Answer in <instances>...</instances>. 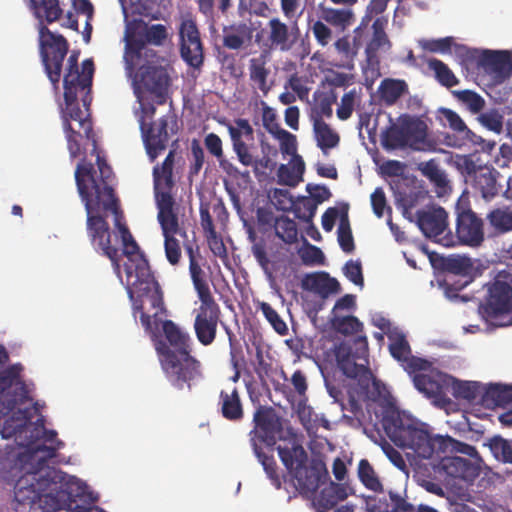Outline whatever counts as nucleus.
Instances as JSON below:
<instances>
[{
    "label": "nucleus",
    "instance_id": "1",
    "mask_svg": "<svg viewBox=\"0 0 512 512\" xmlns=\"http://www.w3.org/2000/svg\"><path fill=\"white\" fill-rule=\"evenodd\" d=\"M75 181L87 214L86 229L90 243L97 252L109 258L115 274L121 278L119 249L112 245V234L106 221L111 214L114 226L119 230L124 219L114 190L113 170L99 155L97 168L83 158L76 166Z\"/></svg>",
    "mask_w": 512,
    "mask_h": 512
},
{
    "label": "nucleus",
    "instance_id": "2",
    "mask_svg": "<svg viewBox=\"0 0 512 512\" xmlns=\"http://www.w3.org/2000/svg\"><path fill=\"white\" fill-rule=\"evenodd\" d=\"M122 245L123 255L127 258L124 262L126 274V289L132 302L133 315L140 314V322L148 331H152L150 316L144 312V303L148 301L151 308L155 309V321L157 316L165 310L163 292L159 283L151 272L149 262L132 236L126 225L125 218L118 230Z\"/></svg>",
    "mask_w": 512,
    "mask_h": 512
},
{
    "label": "nucleus",
    "instance_id": "3",
    "mask_svg": "<svg viewBox=\"0 0 512 512\" xmlns=\"http://www.w3.org/2000/svg\"><path fill=\"white\" fill-rule=\"evenodd\" d=\"M383 429L398 447L410 449L416 456L430 459L440 453H460L479 459L477 449L450 436H433L428 426L397 411H387L381 420Z\"/></svg>",
    "mask_w": 512,
    "mask_h": 512
},
{
    "label": "nucleus",
    "instance_id": "4",
    "mask_svg": "<svg viewBox=\"0 0 512 512\" xmlns=\"http://www.w3.org/2000/svg\"><path fill=\"white\" fill-rule=\"evenodd\" d=\"M3 439L14 438L18 452L15 453L14 467L23 475L14 486V512H32V413L28 408L18 409L7 417L0 426Z\"/></svg>",
    "mask_w": 512,
    "mask_h": 512
},
{
    "label": "nucleus",
    "instance_id": "5",
    "mask_svg": "<svg viewBox=\"0 0 512 512\" xmlns=\"http://www.w3.org/2000/svg\"><path fill=\"white\" fill-rule=\"evenodd\" d=\"M62 15L59 0H34V16L39 23V49L42 63L49 80L59 83L63 60L68 52L67 40L51 32L44 24L57 21Z\"/></svg>",
    "mask_w": 512,
    "mask_h": 512
},
{
    "label": "nucleus",
    "instance_id": "6",
    "mask_svg": "<svg viewBox=\"0 0 512 512\" xmlns=\"http://www.w3.org/2000/svg\"><path fill=\"white\" fill-rule=\"evenodd\" d=\"M283 465L293 479L296 489L303 495H313L328 478V471L321 459L308 460L306 450L300 444L277 447Z\"/></svg>",
    "mask_w": 512,
    "mask_h": 512
},
{
    "label": "nucleus",
    "instance_id": "7",
    "mask_svg": "<svg viewBox=\"0 0 512 512\" xmlns=\"http://www.w3.org/2000/svg\"><path fill=\"white\" fill-rule=\"evenodd\" d=\"M80 90V86L64 87V101L65 109L63 111L64 130L67 138L68 150L72 158L80 155V139L82 134L92 141L93 149L92 154L101 156L98 151L97 141L93 132L92 120L88 112L89 105L91 102L90 93L88 94L86 104L83 102L86 110L83 111L77 102V94ZM97 168V165L95 166Z\"/></svg>",
    "mask_w": 512,
    "mask_h": 512
},
{
    "label": "nucleus",
    "instance_id": "8",
    "mask_svg": "<svg viewBox=\"0 0 512 512\" xmlns=\"http://www.w3.org/2000/svg\"><path fill=\"white\" fill-rule=\"evenodd\" d=\"M155 348L170 384L178 390L184 387L191 390L193 383L202 376L200 361L191 353H176L162 340L156 342Z\"/></svg>",
    "mask_w": 512,
    "mask_h": 512
},
{
    "label": "nucleus",
    "instance_id": "9",
    "mask_svg": "<svg viewBox=\"0 0 512 512\" xmlns=\"http://www.w3.org/2000/svg\"><path fill=\"white\" fill-rule=\"evenodd\" d=\"M168 29L163 24H144L141 31H127L125 34V46L123 61L125 72L131 74L134 68L145 59L156 57V52L147 48V44L162 46L168 39Z\"/></svg>",
    "mask_w": 512,
    "mask_h": 512
},
{
    "label": "nucleus",
    "instance_id": "10",
    "mask_svg": "<svg viewBox=\"0 0 512 512\" xmlns=\"http://www.w3.org/2000/svg\"><path fill=\"white\" fill-rule=\"evenodd\" d=\"M338 368L362 387H368L372 373L368 367V341L365 335H357L353 340L343 341L335 348Z\"/></svg>",
    "mask_w": 512,
    "mask_h": 512
},
{
    "label": "nucleus",
    "instance_id": "11",
    "mask_svg": "<svg viewBox=\"0 0 512 512\" xmlns=\"http://www.w3.org/2000/svg\"><path fill=\"white\" fill-rule=\"evenodd\" d=\"M139 125L146 153L154 162L167 148L170 136L177 133V117L170 111L156 121L139 119Z\"/></svg>",
    "mask_w": 512,
    "mask_h": 512
},
{
    "label": "nucleus",
    "instance_id": "12",
    "mask_svg": "<svg viewBox=\"0 0 512 512\" xmlns=\"http://www.w3.org/2000/svg\"><path fill=\"white\" fill-rule=\"evenodd\" d=\"M128 78L132 80L135 92L142 86L156 98V103L162 105L167 100L168 89L171 84V78L167 68L149 63V59H145L133 69Z\"/></svg>",
    "mask_w": 512,
    "mask_h": 512
},
{
    "label": "nucleus",
    "instance_id": "13",
    "mask_svg": "<svg viewBox=\"0 0 512 512\" xmlns=\"http://www.w3.org/2000/svg\"><path fill=\"white\" fill-rule=\"evenodd\" d=\"M34 477L41 471L46 462L56 461L59 451L65 443L58 438L54 429L46 427V418L39 413L34 415Z\"/></svg>",
    "mask_w": 512,
    "mask_h": 512
},
{
    "label": "nucleus",
    "instance_id": "14",
    "mask_svg": "<svg viewBox=\"0 0 512 512\" xmlns=\"http://www.w3.org/2000/svg\"><path fill=\"white\" fill-rule=\"evenodd\" d=\"M459 167L466 181L484 200L491 201L499 194L498 178L501 174L498 170L486 165H477L470 156L461 157Z\"/></svg>",
    "mask_w": 512,
    "mask_h": 512
},
{
    "label": "nucleus",
    "instance_id": "15",
    "mask_svg": "<svg viewBox=\"0 0 512 512\" xmlns=\"http://www.w3.org/2000/svg\"><path fill=\"white\" fill-rule=\"evenodd\" d=\"M234 124H227V129L231 138L233 151L237 155L239 162L244 166H253L254 170L260 166L262 168H268L270 158L263 156L261 159H255L250 152V147L246 143L254 139V129L250 122L245 118H237L234 120Z\"/></svg>",
    "mask_w": 512,
    "mask_h": 512
},
{
    "label": "nucleus",
    "instance_id": "16",
    "mask_svg": "<svg viewBox=\"0 0 512 512\" xmlns=\"http://www.w3.org/2000/svg\"><path fill=\"white\" fill-rule=\"evenodd\" d=\"M144 312L150 316V321L152 324V331H148L144 328V330L151 335L153 339L158 337V328L159 325H162L163 334L168 342V346L175 351L176 353L184 354L191 353L190 346V336L188 333L182 331L172 320H162L163 316H166L167 310L165 309L163 312L161 311L157 319L155 321L154 313L155 309L151 308V305L148 301L144 303Z\"/></svg>",
    "mask_w": 512,
    "mask_h": 512
},
{
    "label": "nucleus",
    "instance_id": "17",
    "mask_svg": "<svg viewBox=\"0 0 512 512\" xmlns=\"http://www.w3.org/2000/svg\"><path fill=\"white\" fill-rule=\"evenodd\" d=\"M180 55L183 61L200 71L204 64V47L198 27L192 19H184L179 27Z\"/></svg>",
    "mask_w": 512,
    "mask_h": 512
},
{
    "label": "nucleus",
    "instance_id": "18",
    "mask_svg": "<svg viewBox=\"0 0 512 512\" xmlns=\"http://www.w3.org/2000/svg\"><path fill=\"white\" fill-rule=\"evenodd\" d=\"M254 429L250 431V443L256 442L273 447L282 431L281 419L274 408L260 405L253 415Z\"/></svg>",
    "mask_w": 512,
    "mask_h": 512
},
{
    "label": "nucleus",
    "instance_id": "19",
    "mask_svg": "<svg viewBox=\"0 0 512 512\" xmlns=\"http://www.w3.org/2000/svg\"><path fill=\"white\" fill-rule=\"evenodd\" d=\"M479 313L486 320L512 313V287L501 280L491 283L485 300L479 305Z\"/></svg>",
    "mask_w": 512,
    "mask_h": 512
},
{
    "label": "nucleus",
    "instance_id": "20",
    "mask_svg": "<svg viewBox=\"0 0 512 512\" xmlns=\"http://www.w3.org/2000/svg\"><path fill=\"white\" fill-rule=\"evenodd\" d=\"M194 320V330L197 340L203 346L211 345L217 334L221 310L214 298L202 299Z\"/></svg>",
    "mask_w": 512,
    "mask_h": 512
},
{
    "label": "nucleus",
    "instance_id": "21",
    "mask_svg": "<svg viewBox=\"0 0 512 512\" xmlns=\"http://www.w3.org/2000/svg\"><path fill=\"white\" fill-rule=\"evenodd\" d=\"M456 237L459 242L469 247H479L485 239L484 223L470 208L456 207Z\"/></svg>",
    "mask_w": 512,
    "mask_h": 512
},
{
    "label": "nucleus",
    "instance_id": "22",
    "mask_svg": "<svg viewBox=\"0 0 512 512\" xmlns=\"http://www.w3.org/2000/svg\"><path fill=\"white\" fill-rule=\"evenodd\" d=\"M389 351L393 358L401 363V366L409 374L429 370L432 362L412 355L406 336L401 332L388 334Z\"/></svg>",
    "mask_w": 512,
    "mask_h": 512
},
{
    "label": "nucleus",
    "instance_id": "23",
    "mask_svg": "<svg viewBox=\"0 0 512 512\" xmlns=\"http://www.w3.org/2000/svg\"><path fill=\"white\" fill-rule=\"evenodd\" d=\"M297 22L287 24L279 17H272L266 24V42L271 49L286 52L292 49L299 38Z\"/></svg>",
    "mask_w": 512,
    "mask_h": 512
},
{
    "label": "nucleus",
    "instance_id": "24",
    "mask_svg": "<svg viewBox=\"0 0 512 512\" xmlns=\"http://www.w3.org/2000/svg\"><path fill=\"white\" fill-rule=\"evenodd\" d=\"M80 52L72 51L67 60V69L64 74V87L80 86V91L84 92L82 101L86 104L87 97L91 91L92 79L94 74V63L92 59H85L82 62V70L79 72L78 59Z\"/></svg>",
    "mask_w": 512,
    "mask_h": 512
},
{
    "label": "nucleus",
    "instance_id": "25",
    "mask_svg": "<svg viewBox=\"0 0 512 512\" xmlns=\"http://www.w3.org/2000/svg\"><path fill=\"white\" fill-rule=\"evenodd\" d=\"M433 366V364L431 365ZM415 388L427 398L441 399L452 379L446 373L430 367L429 370L412 373Z\"/></svg>",
    "mask_w": 512,
    "mask_h": 512
},
{
    "label": "nucleus",
    "instance_id": "26",
    "mask_svg": "<svg viewBox=\"0 0 512 512\" xmlns=\"http://www.w3.org/2000/svg\"><path fill=\"white\" fill-rule=\"evenodd\" d=\"M440 113L442 115V119L454 131V134L446 135L445 141L447 145L455 148H461L469 143L473 145L481 144L483 141L482 137L471 131L455 111L443 108L440 110Z\"/></svg>",
    "mask_w": 512,
    "mask_h": 512
},
{
    "label": "nucleus",
    "instance_id": "27",
    "mask_svg": "<svg viewBox=\"0 0 512 512\" xmlns=\"http://www.w3.org/2000/svg\"><path fill=\"white\" fill-rule=\"evenodd\" d=\"M477 65L497 82H503L512 75V52L484 50L477 58Z\"/></svg>",
    "mask_w": 512,
    "mask_h": 512
},
{
    "label": "nucleus",
    "instance_id": "28",
    "mask_svg": "<svg viewBox=\"0 0 512 512\" xmlns=\"http://www.w3.org/2000/svg\"><path fill=\"white\" fill-rule=\"evenodd\" d=\"M155 199L158 208L157 218L160 223L163 236L171 237L179 234L181 237L186 238V231L179 227L178 215L174 210L175 200L172 194L159 193Z\"/></svg>",
    "mask_w": 512,
    "mask_h": 512
},
{
    "label": "nucleus",
    "instance_id": "29",
    "mask_svg": "<svg viewBox=\"0 0 512 512\" xmlns=\"http://www.w3.org/2000/svg\"><path fill=\"white\" fill-rule=\"evenodd\" d=\"M416 215L419 229L428 238H436L448 227V214L440 206L418 210Z\"/></svg>",
    "mask_w": 512,
    "mask_h": 512
},
{
    "label": "nucleus",
    "instance_id": "30",
    "mask_svg": "<svg viewBox=\"0 0 512 512\" xmlns=\"http://www.w3.org/2000/svg\"><path fill=\"white\" fill-rule=\"evenodd\" d=\"M254 31L255 28L251 21L224 26L222 44L228 49L239 50L244 45L251 43Z\"/></svg>",
    "mask_w": 512,
    "mask_h": 512
},
{
    "label": "nucleus",
    "instance_id": "31",
    "mask_svg": "<svg viewBox=\"0 0 512 512\" xmlns=\"http://www.w3.org/2000/svg\"><path fill=\"white\" fill-rule=\"evenodd\" d=\"M184 247L189 257V273L199 300L213 298L206 280L205 272L196 257V254L200 256L198 248L194 250L191 244H185Z\"/></svg>",
    "mask_w": 512,
    "mask_h": 512
},
{
    "label": "nucleus",
    "instance_id": "32",
    "mask_svg": "<svg viewBox=\"0 0 512 512\" xmlns=\"http://www.w3.org/2000/svg\"><path fill=\"white\" fill-rule=\"evenodd\" d=\"M384 26L385 22L380 18H377L373 22V36L365 49L367 65L372 69L379 65V58L377 55L378 50L384 47L388 49L391 46L388 36L385 33Z\"/></svg>",
    "mask_w": 512,
    "mask_h": 512
},
{
    "label": "nucleus",
    "instance_id": "33",
    "mask_svg": "<svg viewBox=\"0 0 512 512\" xmlns=\"http://www.w3.org/2000/svg\"><path fill=\"white\" fill-rule=\"evenodd\" d=\"M303 287L317 293L322 298L337 294L341 290L338 280L330 277L329 274L325 272L306 275L303 279Z\"/></svg>",
    "mask_w": 512,
    "mask_h": 512
},
{
    "label": "nucleus",
    "instance_id": "34",
    "mask_svg": "<svg viewBox=\"0 0 512 512\" xmlns=\"http://www.w3.org/2000/svg\"><path fill=\"white\" fill-rule=\"evenodd\" d=\"M249 79L252 86L258 89L264 96L271 90V84L268 82L270 69L267 67L266 55L261 54L249 60Z\"/></svg>",
    "mask_w": 512,
    "mask_h": 512
},
{
    "label": "nucleus",
    "instance_id": "35",
    "mask_svg": "<svg viewBox=\"0 0 512 512\" xmlns=\"http://www.w3.org/2000/svg\"><path fill=\"white\" fill-rule=\"evenodd\" d=\"M441 468L448 476L463 480L477 475V468L472 462L459 456H444L441 459Z\"/></svg>",
    "mask_w": 512,
    "mask_h": 512
},
{
    "label": "nucleus",
    "instance_id": "36",
    "mask_svg": "<svg viewBox=\"0 0 512 512\" xmlns=\"http://www.w3.org/2000/svg\"><path fill=\"white\" fill-rule=\"evenodd\" d=\"M220 411L228 421L238 422L244 417V410L237 388L231 392L222 390L219 395Z\"/></svg>",
    "mask_w": 512,
    "mask_h": 512
},
{
    "label": "nucleus",
    "instance_id": "37",
    "mask_svg": "<svg viewBox=\"0 0 512 512\" xmlns=\"http://www.w3.org/2000/svg\"><path fill=\"white\" fill-rule=\"evenodd\" d=\"M321 17L326 23L339 29L341 32H344L355 22V14L351 7L348 6L338 9L322 5Z\"/></svg>",
    "mask_w": 512,
    "mask_h": 512
},
{
    "label": "nucleus",
    "instance_id": "38",
    "mask_svg": "<svg viewBox=\"0 0 512 512\" xmlns=\"http://www.w3.org/2000/svg\"><path fill=\"white\" fill-rule=\"evenodd\" d=\"M347 498L346 488L341 484L331 482L324 487L315 500V505L320 512H327L334 508L338 502Z\"/></svg>",
    "mask_w": 512,
    "mask_h": 512
},
{
    "label": "nucleus",
    "instance_id": "39",
    "mask_svg": "<svg viewBox=\"0 0 512 512\" xmlns=\"http://www.w3.org/2000/svg\"><path fill=\"white\" fill-rule=\"evenodd\" d=\"M507 385L490 384L483 387L481 404L486 408L505 406L512 402Z\"/></svg>",
    "mask_w": 512,
    "mask_h": 512
},
{
    "label": "nucleus",
    "instance_id": "40",
    "mask_svg": "<svg viewBox=\"0 0 512 512\" xmlns=\"http://www.w3.org/2000/svg\"><path fill=\"white\" fill-rule=\"evenodd\" d=\"M378 93L381 101L391 106L408 93V85L404 80L386 78L380 83Z\"/></svg>",
    "mask_w": 512,
    "mask_h": 512
},
{
    "label": "nucleus",
    "instance_id": "41",
    "mask_svg": "<svg viewBox=\"0 0 512 512\" xmlns=\"http://www.w3.org/2000/svg\"><path fill=\"white\" fill-rule=\"evenodd\" d=\"M0 385L2 389H5L6 386L9 389H13V398L8 401L12 406V409H14L16 405L22 404L26 399H28V390L26 389L25 384L20 381L15 368L5 371L4 375L0 378Z\"/></svg>",
    "mask_w": 512,
    "mask_h": 512
},
{
    "label": "nucleus",
    "instance_id": "42",
    "mask_svg": "<svg viewBox=\"0 0 512 512\" xmlns=\"http://www.w3.org/2000/svg\"><path fill=\"white\" fill-rule=\"evenodd\" d=\"M314 105L311 107L310 118L312 122L324 121V118H331L333 115V104L337 97L333 92H315Z\"/></svg>",
    "mask_w": 512,
    "mask_h": 512
},
{
    "label": "nucleus",
    "instance_id": "43",
    "mask_svg": "<svg viewBox=\"0 0 512 512\" xmlns=\"http://www.w3.org/2000/svg\"><path fill=\"white\" fill-rule=\"evenodd\" d=\"M488 447L494 459L501 464L512 465V440L501 435L489 437L483 443Z\"/></svg>",
    "mask_w": 512,
    "mask_h": 512
},
{
    "label": "nucleus",
    "instance_id": "44",
    "mask_svg": "<svg viewBox=\"0 0 512 512\" xmlns=\"http://www.w3.org/2000/svg\"><path fill=\"white\" fill-rule=\"evenodd\" d=\"M407 146L414 150H424L427 144V126L421 120H411L403 124Z\"/></svg>",
    "mask_w": 512,
    "mask_h": 512
},
{
    "label": "nucleus",
    "instance_id": "45",
    "mask_svg": "<svg viewBox=\"0 0 512 512\" xmlns=\"http://www.w3.org/2000/svg\"><path fill=\"white\" fill-rule=\"evenodd\" d=\"M312 123L317 146L324 153H326L329 149L335 148L339 144V134L334 131L325 121L318 120Z\"/></svg>",
    "mask_w": 512,
    "mask_h": 512
},
{
    "label": "nucleus",
    "instance_id": "46",
    "mask_svg": "<svg viewBox=\"0 0 512 512\" xmlns=\"http://www.w3.org/2000/svg\"><path fill=\"white\" fill-rule=\"evenodd\" d=\"M357 475L363 486L375 493L383 492V485L370 462L361 459L358 463Z\"/></svg>",
    "mask_w": 512,
    "mask_h": 512
},
{
    "label": "nucleus",
    "instance_id": "47",
    "mask_svg": "<svg viewBox=\"0 0 512 512\" xmlns=\"http://www.w3.org/2000/svg\"><path fill=\"white\" fill-rule=\"evenodd\" d=\"M155 197L159 193L172 194L174 187L173 168L157 164L153 168Z\"/></svg>",
    "mask_w": 512,
    "mask_h": 512
},
{
    "label": "nucleus",
    "instance_id": "48",
    "mask_svg": "<svg viewBox=\"0 0 512 512\" xmlns=\"http://www.w3.org/2000/svg\"><path fill=\"white\" fill-rule=\"evenodd\" d=\"M486 219L498 234H505L512 231V210L508 207L491 210L487 214Z\"/></svg>",
    "mask_w": 512,
    "mask_h": 512
},
{
    "label": "nucleus",
    "instance_id": "49",
    "mask_svg": "<svg viewBox=\"0 0 512 512\" xmlns=\"http://www.w3.org/2000/svg\"><path fill=\"white\" fill-rule=\"evenodd\" d=\"M451 380H453V395L456 398L464 399L469 402L479 399L481 402L483 387L480 383L475 381L456 380L454 378Z\"/></svg>",
    "mask_w": 512,
    "mask_h": 512
},
{
    "label": "nucleus",
    "instance_id": "50",
    "mask_svg": "<svg viewBox=\"0 0 512 512\" xmlns=\"http://www.w3.org/2000/svg\"><path fill=\"white\" fill-rule=\"evenodd\" d=\"M252 449L255 456L262 464L263 469L265 470L267 476L270 478L272 484L277 489H279L281 487V480L277 472V464L274 457L272 455H266L264 452H262V449L256 442V439L252 440Z\"/></svg>",
    "mask_w": 512,
    "mask_h": 512
},
{
    "label": "nucleus",
    "instance_id": "51",
    "mask_svg": "<svg viewBox=\"0 0 512 512\" xmlns=\"http://www.w3.org/2000/svg\"><path fill=\"white\" fill-rule=\"evenodd\" d=\"M428 68L434 72L436 80L444 87L451 88L459 83L452 70L443 61L431 58L427 61Z\"/></svg>",
    "mask_w": 512,
    "mask_h": 512
},
{
    "label": "nucleus",
    "instance_id": "52",
    "mask_svg": "<svg viewBox=\"0 0 512 512\" xmlns=\"http://www.w3.org/2000/svg\"><path fill=\"white\" fill-rule=\"evenodd\" d=\"M275 234L283 242L293 244L298 241V229L294 220L287 216L277 217L274 223Z\"/></svg>",
    "mask_w": 512,
    "mask_h": 512
},
{
    "label": "nucleus",
    "instance_id": "53",
    "mask_svg": "<svg viewBox=\"0 0 512 512\" xmlns=\"http://www.w3.org/2000/svg\"><path fill=\"white\" fill-rule=\"evenodd\" d=\"M332 328L345 336L354 335L362 332L363 324L353 315L338 316L333 315L330 320Z\"/></svg>",
    "mask_w": 512,
    "mask_h": 512
},
{
    "label": "nucleus",
    "instance_id": "54",
    "mask_svg": "<svg viewBox=\"0 0 512 512\" xmlns=\"http://www.w3.org/2000/svg\"><path fill=\"white\" fill-rule=\"evenodd\" d=\"M443 267L447 272L455 275H467L473 267L469 257L460 255H451L444 259Z\"/></svg>",
    "mask_w": 512,
    "mask_h": 512
},
{
    "label": "nucleus",
    "instance_id": "55",
    "mask_svg": "<svg viewBox=\"0 0 512 512\" xmlns=\"http://www.w3.org/2000/svg\"><path fill=\"white\" fill-rule=\"evenodd\" d=\"M454 97L464 104L472 113H479L485 106V100L472 90H455Z\"/></svg>",
    "mask_w": 512,
    "mask_h": 512
},
{
    "label": "nucleus",
    "instance_id": "56",
    "mask_svg": "<svg viewBox=\"0 0 512 512\" xmlns=\"http://www.w3.org/2000/svg\"><path fill=\"white\" fill-rule=\"evenodd\" d=\"M391 503H380L370 508L369 512H408L412 509V505L406 502L399 494L389 491Z\"/></svg>",
    "mask_w": 512,
    "mask_h": 512
},
{
    "label": "nucleus",
    "instance_id": "57",
    "mask_svg": "<svg viewBox=\"0 0 512 512\" xmlns=\"http://www.w3.org/2000/svg\"><path fill=\"white\" fill-rule=\"evenodd\" d=\"M259 310L264 315L265 319L271 324L273 329L280 335H286L288 327L278 312L267 302L259 304Z\"/></svg>",
    "mask_w": 512,
    "mask_h": 512
},
{
    "label": "nucleus",
    "instance_id": "58",
    "mask_svg": "<svg viewBox=\"0 0 512 512\" xmlns=\"http://www.w3.org/2000/svg\"><path fill=\"white\" fill-rule=\"evenodd\" d=\"M420 170L424 176H426L431 182L438 187H445L447 185V179L445 173L439 168L438 163L435 160H429L420 164Z\"/></svg>",
    "mask_w": 512,
    "mask_h": 512
},
{
    "label": "nucleus",
    "instance_id": "59",
    "mask_svg": "<svg viewBox=\"0 0 512 512\" xmlns=\"http://www.w3.org/2000/svg\"><path fill=\"white\" fill-rule=\"evenodd\" d=\"M338 242L345 253H351L355 249L354 239L347 215L341 217L338 227Z\"/></svg>",
    "mask_w": 512,
    "mask_h": 512
},
{
    "label": "nucleus",
    "instance_id": "60",
    "mask_svg": "<svg viewBox=\"0 0 512 512\" xmlns=\"http://www.w3.org/2000/svg\"><path fill=\"white\" fill-rule=\"evenodd\" d=\"M382 144L385 148L396 149L407 146L403 124L399 127L389 128L382 137Z\"/></svg>",
    "mask_w": 512,
    "mask_h": 512
},
{
    "label": "nucleus",
    "instance_id": "61",
    "mask_svg": "<svg viewBox=\"0 0 512 512\" xmlns=\"http://www.w3.org/2000/svg\"><path fill=\"white\" fill-rule=\"evenodd\" d=\"M317 211V202L312 200L310 197L302 198L298 203L294 206L295 216L307 223H311L313 217L315 216Z\"/></svg>",
    "mask_w": 512,
    "mask_h": 512
},
{
    "label": "nucleus",
    "instance_id": "62",
    "mask_svg": "<svg viewBox=\"0 0 512 512\" xmlns=\"http://www.w3.org/2000/svg\"><path fill=\"white\" fill-rule=\"evenodd\" d=\"M481 125L494 133H501L503 129V116L496 110L491 109L478 116Z\"/></svg>",
    "mask_w": 512,
    "mask_h": 512
},
{
    "label": "nucleus",
    "instance_id": "63",
    "mask_svg": "<svg viewBox=\"0 0 512 512\" xmlns=\"http://www.w3.org/2000/svg\"><path fill=\"white\" fill-rule=\"evenodd\" d=\"M248 233V239L251 243H253L252 246V254L257 260L258 264L265 270L268 269V266L270 264V260L267 256L265 244L263 241L256 242V233L252 227H249L247 230Z\"/></svg>",
    "mask_w": 512,
    "mask_h": 512
},
{
    "label": "nucleus",
    "instance_id": "64",
    "mask_svg": "<svg viewBox=\"0 0 512 512\" xmlns=\"http://www.w3.org/2000/svg\"><path fill=\"white\" fill-rule=\"evenodd\" d=\"M280 143V151L282 154L295 156L297 155V139L296 136L287 130L278 131L274 136Z\"/></svg>",
    "mask_w": 512,
    "mask_h": 512
}]
</instances>
